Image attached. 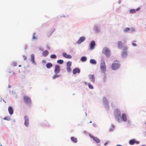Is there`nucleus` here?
I'll use <instances>...</instances> for the list:
<instances>
[{"label": "nucleus", "instance_id": "35", "mask_svg": "<svg viewBox=\"0 0 146 146\" xmlns=\"http://www.w3.org/2000/svg\"><path fill=\"white\" fill-rule=\"evenodd\" d=\"M10 117H5L3 119L4 120H10Z\"/></svg>", "mask_w": 146, "mask_h": 146}, {"label": "nucleus", "instance_id": "15", "mask_svg": "<svg viewBox=\"0 0 146 146\" xmlns=\"http://www.w3.org/2000/svg\"><path fill=\"white\" fill-rule=\"evenodd\" d=\"M140 9L139 7L136 10L135 9H131L130 10V12L132 13H134L136 11H138Z\"/></svg>", "mask_w": 146, "mask_h": 146}, {"label": "nucleus", "instance_id": "40", "mask_svg": "<svg viewBox=\"0 0 146 146\" xmlns=\"http://www.w3.org/2000/svg\"><path fill=\"white\" fill-rule=\"evenodd\" d=\"M42 62H45V60H43L42 61Z\"/></svg>", "mask_w": 146, "mask_h": 146}, {"label": "nucleus", "instance_id": "11", "mask_svg": "<svg viewBox=\"0 0 146 146\" xmlns=\"http://www.w3.org/2000/svg\"><path fill=\"white\" fill-rule=\"evenodd\" d=\"M80 70L77 68H74L73 70V73L74 74H75L76 73H80Z\"/></svg>", "mask_w": 146, "mask_h": 146}, {"label": "nucleus", "instance_id": "5", "mask_svg": "<svg viewBox=\"0 0 146 146\" xmlns=\"http://www.w3.org/2000/svg\"><path fill=\"white\" fill-rule=\"evenodd\" d=\"M89 135L96 143H99L100 142V140L98 138L92 136L91 134H89Z\"/></svg>", "mask_w": 146, "mask_h": 146}, {"label": "nucleus", "instance_id": "1", "mask_svg": "<svg viewBox=\"0 0 146 146\" xmlns=\"http://www.w3.org/2000/svg\"><path fill=\"white\" fill-rule=\"evenodd\" d=\"M119 62L117 60H116L114 61L111 66V68L113 70H116L118 69L120 66V64L119 63Z\"/></svg>", "mask_w": 146, "mask_h": 146}, {"label": "nucleus", "instance_id": "17", "mask_svg": "<svg viewBox=\"0 0 146 146\" xmlns=\"http://www.w3.org/2000/svg\"><path fill=\"white\" fill-rule=\"evenodd\" d=\"M31 60L32 63L35 64V56L34 54H31Z\"/></svg>", "mask_w": 146, "mask_h": 146}, {"label": "nucleus", "instance_id": "43", "mask_svg": "<svg viewBox=\"0 0 146 146\" xmlns=\"http://www.w3.org/2000/svg\"><path fill=\"white\" fill-rule=\"evenodd\" d=\"M51 35V34H50V35H49V36H48L49 37L50 35Z\"/></svg>", "mask_w": 146, "mask_h": 146}, {"label": "nucleus", "instance_id": "13", "mask_svg": "<svg viewBox=\"0 0 146 146\" xmlns=\"http://www.w3.org/2000/svg\"><path fill=\"white\" fill-rule=\"evenodd\" d=\"M89 77L90 80L94 82L95 81V77L94 75H90L89 76Z\"/></svg>", "mask_w": 146, "mask_h": 146}, {"label": "nucleus", "instance_id": "23", "mask_svg": "<svg viewBox=\"0 0 146 146\" xmlns=\"http://www.w3.org/2000/svg\"><path fill=\"white\" fill-rule=\"evenodd\" d=\"M52 66V64L50 63H48L46 64V67L48 68L51 67Z\"/></svg>", "mask_w": 146, "mask_h": 146}, {"label": "nucleus", "instance_id": "22", "mask_svg": "<svg viewBox=\"0 0 146 146\" xmlns=\"http://www.w3.org/2000/svg\"><path fill=\"white\" fill-rule=\"evenodd\" d=\"M90 62L91 63L94 64H95L96 63V61L94 59H91L90 60Z\"/></svg>", "mask_w": 146, "mask_h": 146}, {"label": "nucleus", "instance_id": "4", "mask_svg": "<svg viewBox=\"0 0 146 146\" xmlns=\"http://www.w3.org/2000/svg\"><path fill=\"white\" fill-rule=\"evenodd\" d=\"M23 99L24 102L27 104H30L31 103V100L30 98L26 96H23Z\"/></svg>", "mask_w": 146, "mask_h": 146}, {"label": "nucleus", "instance_id": "12", "mask_svg": "<svg viewBox=\"0 0 146 146\" xmlns=\"http://www.w3.org/2000/svg\"><path fill=\"white\" fill-rule=\"evenodd\" d=\"M117 46L119 49H121L123 47V43L120 41L118 42L117 43Z\"/></svg>", "mask_w": 146, "mask_h": 146}, {"label": "nucleus", "instance_id": "28", "mask_svg": "<svg viewBox=\"0 0 146 146\" xmlns=\"http://www.w3.org/2000/svg\"><path fill=\"white\" fill-rule=\"evenodd\" d=\"M37 38V37L35 35V33H34L33 34V35L32 37V39L33 40H36Z\"/></svg>", "mask_w": 146, "mask_h": 146}, {"label": "nucleus", "instance_id": "37", "mask_svg": "<svg viewBox=\"0 0 146 146\" xmlns=\"http://www.w3.org/2000/svg\"><path fill=\"white\" fill-rule=\"evenodd\" d=\"M139 141H135V143H136V144H138L139 143Z\"/></svg>", "mask_w": 146, "mask_h": 146}, {"label": "nucleus", "instance_id": "45", "mask_svg": "<svg viewBox=\"0 0 146 146\" xmlns=\"http://www.w3.org/2000/svg\"><path fill=\"white\" fill-rule=\"evenodd\" d=\"M90 123H92V121H90Z\"/></svg>", "mask_w": 146, "mask_h": 146}, {"label": "nucleus", "instance_id": "21", "mask_svg": "<svg viewBox=\"0 0 146 146\" xmlns=\"http://www.w3.org/2000/svg\"><path fill=\"white\" fill-rule=\"evenodd\" d=\"M127 51H123L122 53V56L124 58H126L127 56Z\"/></svg>", "mask_w": 146, "mask_h": 146}, {"label": "nucleus", "instance_id": "31", "mask_svg": "<svg viewBox=\"0 0 146 146\" xmlns=\"http://www.w3.org/2000/svg\"><path fill=\"white\" fill-rule=\"evenodd\" d=\"M130 30L129 28H126L123 30L125 32H126Z\"/></svg>", "mask_w": 146, "mask_h": 146}, {"label": "nucleus", "instance_id": "20", "mask_svg": "<svg viewBox=\"0 0 146 146\" xmlns=\"http://www.w3.org/2000/svg\"><path fill=\"white\" fill-rule=\"evenodd\" d=\"M135 139H133L130 140L129 141V143L131 145H133L135 143Z\"/></svg>", "mask_w": 146, "mask_h": 146}, {"label": "nucleus", "instance_id": "9", "mask_svg": "<svg viewBox=\"0 0 146 146\" xmlns=\"http://www.w3.org/2000/svg\"><path fill=\"white\" fill-rule=\"evenodd\" d=\"M85 37L84 36H82L80 37L77 42V43L80 44L82 42L84 41L85 40Z\"/></svg>", "mask_w": 146, "mask_h": 146}, {"label": "nucleus", "instance_id": "7", "mask_svg": "<svg viewBox=\"0 0 146 146\" xmlns=\"http://www.w3.org/2000/svg\"><path fill=\"white\" fill-rule=\"evenodd\" d=\"M24 119H25L24 124L27 127L28 126V125H29V118L27 116L25 115L24 116Z\"/></svg>", "mask_w": 146, "mask_h": 146}, {"label": "nucleus", "instance_id": "6", "mask_svg": "<svg viewBox=\"0 0 146 146\" xmlns=\"http://www.w3.org/2000/svg\"><path fill=\"white\" fill-rule=\"evenodd\" d=\"M96 45L95 42L94 40L92 41L90 43V47L91 50H93L94 48Z\"/></svg>", "mask_w": 146, "mask_h": 146}, {"label": "nucleus", "instance_id": "44", "mask_svg": "<svg viewBox=\"0 0 146 146\" xmlns=\"http://www.w3.org/2000/svg\"><path fill=\"white\" fill-rule=\"evenodd\" d=\"M141 146H145V145H142Z\"/></svg>", "mask_w": 146, "mask_h": 146}, {"label": "nucleus", "instance_id": "34", "mask_svg": "<svg viewBox=\"0 0 146 146\" xmlns=\"http://www.w3.org/2000/svg\"><path fill=\"white\" fill-rule=\"evenodd\" d=\"M136 42V41H133V42L132 43V45L133 46H137V45L135 43H134V42Z\"/></svg>", "mask_w": 146, "mask_h": 146}, {"label": "nucleus", "instance_id": "24", "mask_svg": "<svg viewBox=\"0 0 146 146\" xmlns=\"http://www.w3.org/2000/svg\"><path fill=\"white\" fill-rule=\"evenodd\" d=\"M116 118L117 119V121H119V119L118 118H121V113H120V111L119 112L118 115H116Z\"/></svg>", "mask_w": 146, "mask_h": 146}, {"label": "nucleus", "instance_id": "19", "mask_svg": "<svg viewBox=\"0 0 146 146\" xmlns=\"http://www.w3.org/2000/svg\"><path fill=\"white\" fill-rule=\"evenodd\" d=\"M71 140L74 142L76 143L77 142V139L76 138L72 137L71 138Z\"/></svg>", "mask_w": 146, "mask_h": 146}, {"label": "nucleus", "instance_id": "2", "mask_svg": "<svg viewBox=\"0 0 146 146\" xmlns=\"http://www.w3.org/2000/svg\"><path fill=\"white\" fill-rule=\"evenodd\" d=\"M103 53L105 54L106 56L109 57L110 55V51L109 49L106 47H104L103 50Z\"/></svg>", "mask_w": 146, "mask_h": 146}, {"label": "nucleus", "instance_id": "8", "mask_svg": "<svg viewBox=\"0 0 146 146\" xmlns=\"http://www.w3.org/2000/svg\"><path fill=\"white\" fill-rule=\"evenodd\" d=\"M60 71V67L58 65H56L55 67L54 72L56 74H58Z\"/></svg>", "mask_w": 146, "mask_h": 146}, {"label": "nucleus", "instance_id": "25", "mask_svg": "<svg viewBox=\"0 0 146 146\" xmlns=\"http://www.w3.org/2000/svg\"><path fill=\"white\" fill-rule=\"evenodd\" d=\"M72 64V62L71 61L68 62L66 64L67 67H70Z\"/></svg>", "mask_w": 146, "mask_h": 146}, {"label": "nucleus", "instance_id": "3", "mask_svg": "<svg viewBox=\"0 0 146 146\" xmlns=\"http://www.w3.org/2000/svg\"><path fill=\"white\" fill-rule=\"evenodd\" d=\"M100 68L102 72L105 73L106 71V66L105 63L103 60L101 62L100 64Z\"/></svg>", "mask_w": 146, "mask_h": 146}, {"label": "nucleus", "instance_id": "26", "mask_svg": "<svg viewBox=\"0 0 146 146\" xmlns=\"http://www.w3.org/2000/svg\"><path fill=\"white\" fill-rule=\"evenodd\" d=\"M64 62V61L62 60H58L57 61V62L59 64H62Z\"/></svg>", "mask_w": 146, "mask_h": 146}, {"label": "nucleus", "instance_id": "29", "mask_svg": "<svg viewBox=\"0 0 146 146\" xmlns=\"http://www.w3.org/2000/svg\"><path fill=\"white\" fill-rule=\"evenodd\" d=\"M66 69L68 72H70L71 71L70 67H67Z\"/></svg>", "mask_w": 146, "mask_h": 146}, {"label": "nucleus", "instance_id": "27", "mask_svg": "<svg viewBox=\"0 0 146 146\" xmlns=\"http://www.w3.org/2000/svg\"><path fill=\"white\" fill-rule=\"evenodd\" d=\"M86 58L85 56H82L81 57V60L82 62L85 61L86 60Z\"/></svg>", "mask_w": 146, "mask_h": 146}, {"label": "nucleus", "instance_id": "41", "mask_svg": "<svg viewBox=\"0 0 146 146\" xmlns=\"http://www.w3.org/2000/svg\"><path fill=\"white\" fill-rule=\"evenodd\" d=\"M116 146H122V145H116Z\"/></svg>", "mask_w": 146, "mask_h": 146}, {"label": "nucleus", "instance_id": "33", "mask_svg": "<svg viewBox=\"0 0 146 146\" xmlns=\"http://www.w3.org/2000/svg\"><path fill=\"white\" fill-rule=\"evenodd\" d=\"M88 87L89 88L91 89H93V87L90 84V83L88 84Z\"/></svg>", "mask_w": 146, "mask_h": 146}, {"label": "nucleus", "instance_id": "16", "mask_svg": "<svg viewBox=\"0 0 146 146\" xmlns=\"http://www.w3.org/2000/svg\"><path fill=\"white\" fill-rule=\"evenodd\" d=\"M122 118L124 121H126L127 120V117L126 115L125 114H123L122 115Z\"/></svg>", "mask_w": 146, "mask_h": 146}, {"label": "nucleus", "instance_id": "18", "mask_svg": "<svg viewBox=\"0 0 146 146\" xmlns=\"http://www.w3.org/2000/svg\"><path fill=\"white\" fill-rule=\"evenodd\" d=\"M48 54V51L47 50H44L42 52V54L43 56H47Z\"/></svg>", "mask_w": 146, "mask_h": 146}, {"label": "nucleus", "instance_id": "30", "mask_svg": "<svg viewBox=\"0 0 146 146\" xmlns=\"http://www.w3.org/2000/svg\"><path fill=\"white\" fill-rule=\"evenodd\" d=\"M50 57L52 58H56V56L55 54H52L51 55Z\"/></svg>", "mask_w": 146, "mask_h": 146}, {"label": "nucleus", "instance_id": "10", "mask_svg": "<svg viewBox=\"0 0 146 146\" xmlns=\"http://www.w3.org/2000/svg\"><path fill=\"white\" fill-rule=\"evenodd\" d=\"M62 54L63 56L66 58L70 59L72 57V56L70 55L67 54L65 52L63 53Z\"/></svg>", "mask_w": 146, "mask_h": 146}, {"label": "nucleus", "instance_id": "36", "mask_svg": "<svg viewBox=\"0 0 146 146\" xmlns=\"http://www.w3.org/2000/svg\"><path fill=\"white\" fill-rule=\"evenodd\" d=\"M58 76H59L58 75H55L53 76V78L54 79H55L56 77H58Z\"/></svg>", "mask_w": 146, "mask_h": 146}, {"label": "nucleus", "instance_id": "42", "mask_svg": "<svg viewBox=\"0 0 146 146\" xmlns=\"http://www.w3.org/2000/svg\"><path fill=\"white\" fill-rule=\"evenodd\" d=\"M21 65H19V67H21Z\"/></svg>", "mask_w": 146, "mask_h": 146}, {"label": "nucleus", "instance_id": "39", "mask_svg": "<svg viewBox=\"0 0 146 146\" xmlns=\"http://www.w3.org/2000/svg\"><path fill=\"white\" fill-rule=\"evenodd\" d=\"M24 60H26L27 59V57L26 56H24Z\"/></svg>", "mask_w": 146, "mask_h": 146}, {"label": "nucleus", "instance_id": "32", "mask_svg": "<svg viewBox=\"0 0 146 146\" xmlns=\"http://www.w3.org/2000/svg\"><path fill=\"white\" fill-rule=\"evenodd\" d=\"M127 46H124L123 48V51H127L126 50H127Z\"/></svg>", "mask_w": 146, "mask_h": 146}, {"label": "nucleus", "instance_id": "38", "mask_svg": "<svg viewBox=\"0 0 146 146\" xmlns=\"http://www.w3.org/2000/svg\"><path fill=\"white\" fill-rule=\"evenodd\" d=\"M111 127L112 128V129H113L114 127V125H111Z\"/></svg>", "mask_w": 146, "mask_h": 146}, {"label": "nucleus", "instance_id": "14", "mask_svg": "<svg viewBox=\"0 0 146 146\" xmlns=\"http://www.w3.org/2000/svg\"><path fill=\"white\" fill-rule=\"evenodd\" d=\"M8 110L9 113L10 115H12L13 114V110L12 107H9Z\"/></svg>", "mask_w": 146, "mask_h": 146}]
</instances>
